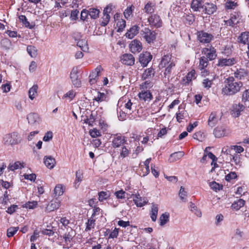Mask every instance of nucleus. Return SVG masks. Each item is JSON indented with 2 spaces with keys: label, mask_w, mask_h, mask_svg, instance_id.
Returning a JSON list of instances; mask_svg holds the SVG:
<instances>
[{
  "label": "nucleus",
  "mask_w": 249,
  "mask_h": 249,
  "mask_svg": "<svg viewBox=\"0 0 249 249\" xmlns=\"http://www.w3.org/2000/svg\"><path fill=\"white\" fill-rule=\"evenodd\" d=\"M224 86L222 89V94L224 95H233L238 92L243 84L242 82H237L233 76L226 78L224 82Z\"/></svg>",
  "instance_id": "f257e3e1"
},
{
  "label": "nucleus",
  "mask_w": 249,
  "mask_h": 249,
  "mask_svg": "<svg viewBox=\"0 0 249 249\" xmlns=\"http://www.w3.org/2000/svg\"><path fill=\"white\" fill-rule=\"evenodd\" d=\"M22 139L17 132L6 134L3 137L2 142L6 146H14L20 143Z\"/></svg>",
  "instance_id": "f03ea898"
},
{
  "label": "nucleus",
  "mask_w": 249,
  "mask_h": 249,
  "mask_svg": "<svg viewBox=\"0 0 249 249\" xmlns=\"http://www.w3.org/2000/svg\"><path fill=\"white\" fill-rule=\"evenodd\" d=\"M175 66V62L172 58L171 54H170L163 55L159 64L160 68H166L164 71L165 75L169 74L172 68Z\"/></svg>",
  "instance_id": "7ed1b4c3"
},
{
  "label": "nucleus",
  "mask_w": 249,
  "mask_h": 249,
  "mask_svg": "<svg viewBox=\"0 0 249 249\" xmlns=\"http://www.w3.org/2000/svg\"><path fill=\"white\" fill-rule=\"evenodd\" d=\"M197 37L199 42L203 44L209 43L214 38L213 35L203 31L197 32Z\"/></svg>",
  "instance_id": "20e7f679"
},
{
  "label": "nucleus",
  "mask_w": 249,
  "mask_h": 249,
  "mask_svg": "<svg viewBox=\"0 0 249 249\" xmlns=\"http://www.w3.org/2000/svg\"><path fill=\"white\" fill-rule=\"evenodd\" d=\"M141 34L146 41L150 43L153 42L156 38V34L154 31H151L149 28H144L141 31Z\"/></svg>",
  "instance_id": "39448f33"
},
{
  "label": "nucleus",
  "mask_w": 249,
  "mask_h": 249,
  "mask_svg": "<svg viewBox=\"0 0 249 249\" xmlns=\"http://www.w3.org/2000/svg\"><path fill=\"white\" fill-rule=\"evenodd\" d=\"M79 70L77 67H74L71 70L70 73V78L72 83L75 87H80L81 85V82L78 74Z\"/></svg>",
  "instance_id": "423d86ee"
},
{
  "label": "nucleus",
  "mask_w": 249,
  "mask_h": 249,
  "mask_svg": "<svg viewBox=\"0 0 249 249\" xmlns=\"http://www.w3.org/2000/svg\"><path fill=\"white\" fill-rule=\"evenodd\" d=\"M73 237V231L72 230L63 235V238L65 241V243L63 244V248L70 249L72 246Z\"/></svg>",
  "instance_id": "0eeeda50"
},
{
  "label": "nucleus",
  "mask_w": 249,
  "mask_h": 249,
  "mask_svg": "<svg viewBox=\"0 0 249 249\" xmlns=\"http://www.w3.org/2000/svg\"><path fill=\"white\" fill-rule=\"evenodd\" d=\"M202 53L206 55V57L209 60H214L217 54L216 53V50L212 46H208V47H206L203 49Z\"/></svg>",
  "instance_id": "6e6552de"
},
{
  "label": "nucleus",
  "mask_w": 249,
  "mask_h": 249,
  "mask_svg": "<svg viewBox=\"0 0 249 249\" xmlns=\"http://www.w3.org/2000/svg\"><path fill=\"white\" fill-rule=\"evenodd\" d=\"M61 201L57 198L52 200L45 208V212L50 213L57 210L60 206Z\"/></svg>",
  "instance_id": "1a4fd4ad"
},
{
  "label": "nucleus",
  "mask_w": 249,
  "mask_h": 249,
  "mask_svg": "<svg viewBox=\"0 0 249 249\" xmlns=\"http://www.w3.org/2000/svg\"><path fill=\"white\" fill-rule=\"evenodd\" d=\"M152 55L149 52H145L141 53L139 56V61L141 65L143 67H146L149 62L151 60Z\"/></svg>",
  "instance_id": "9d476101"
},
{
  "label": "nucleus",
  "mask_w": 249,
  "mask_h": 249,
  "mask_svg": "<svg viewBox=\"0 0 249 249\" xmlns=\"http://www.w3.org/2000/svg\"><path fill=\"white\" fill-rule=\"evenodd\" d=\"M102 70L101 66H98L97 68L90 74L89 76V82L91 85L95 83L99 76V74Z\"/></svg>",
  "instance_id": "9b49d317"
},
{
  "label": "nucleus",
  "mask_w": 249,
  "mask_h": 249,
  "mask_svg": "<svg viewBox=\"0 0 249 249\" xmlns=\"http://www.w3.org/2000/svg\"><path fill=\"white\" fill-rule=\"evenodd\" d=\"M149 24L156 28L161 26V20L159 16L154 14L151 15L148 19Z\"/></svg>",
  "instance_id": "f8f14e48"
},
{
  "label": "nucleus",
  "mask_w": 249,
  "mask_h": 249,
  "mask_svg": "<svg viewBox=\"0 0 249 249\" xmlns=\"http://www.w3.org/2000/svg\"><path fill=\"white\" fill-rule=\"evenodd\" d=\"M126 140L124 136L121 134L115 135L112 140V146L113 147H118L125 142Z\"/></svg>",
  "instance_id": "ddd939ff"
},
{
  "label": "nucleus",
  "mask_w": 249,
  "mask_h": 249,
  "mask_svg": "<svg viewBox=\"0 0 249 249\" xmlns=\"http://www.w3.org/2000/svg\"><path fill=\"white\" fill-rule=\"evenodd\" d=\"M122 62L126 65L131 66L134 64L135 58L133 55L130 53H125L121 57Z\"/></svg>",
  "instance_id": "4468645a"
},
{
  "label": "nucleus",
  "mask_w": 249,
  "mask_h": 249,
  "mask_svg": "<svg viewBox=\"0 0 249 249\" xmlns=\"http://www.w3.org/2000/svg\"><path fill=\"white\" fill-rule=\"evenodd\" d=\"M236 62L235 59L234 58H221L218 60L217 65L218 67H226L231 66L234 64Z\"/></svg>",
  "instance_id": "2eb2a0df"
},
{
  "label": "nucleus",
  "mask_w": 249,
  "mask_h": 249,
  "mask_svg": "<svg viewBox=\"0 0 249 249\" xmlns=\"http://www.w3.org/2000/svg\"><path fill=\"white\" fill-rule=\"evenodd\" d=\"M138 96L141 100L148 102L150 101L153 98L152 93L147 90H142L139 93Z\"/></svg>",
  "instance_id": "dca6fc26"
},
{
  "label": "nucleus",
  "mask_w": 249,
  "mask_h": 249,
  "mask_svg": "<svg viewBox=\"0 0 249 249\" xmlns=\"http://www.w3.org/2000/svg\"><path fill=\"white\" fill-rule=\"evenodd\" d=\"M245 109V107L242 104H234L232 107V115L234 117H238L241 112Z\"/></svg>",
  "instance_id": "f3484780"
},
{
  "label": "nucleus",
  "mask_w": 249,
  "mask_h": 249,
  "mask_svg": "<svg viewBox=\"0 0 249 249\" xmlns=\"http://www.w3.org/2000/svg\"><path fill=\"white\" fill-rule=\"evenodd\" d=\"M213 134L216 138H221L229 134L228 131L222 127H217L213 130Z\"/></svg>",
  "instance_id": "a211bd4d"
},
{
  "label": "nucleus",
  "mask_w": 249,
  "mask_h": 249,
  "mask_svg": "<svg viewBox=\"0 0 249 249\" xmlns=\"http://www.w3.org/2000/svg\"><path fill=\"white\" fill-rule=\"evenodd\" d=\"M130 49L132 53L140 52L142 49V44L140 41L134 40L130 44Z\"/></svg>",
  "instance_id": "6ab92c4d"
},
{
  "label": "nucleus",
  "mask_w": 249,
  "mask_h": 249,
  "mask_svg": "<svg viewBox=\"0 0 249 249\" xmlns=\"http://www.w3.org/2000/svg\"><path fill=\"white\" fill-rule=\"evenodd\" d=\"M27 119L29 124L32 125L39 124V118L37 114L35 113H31L27 116Z\"/></svg>",
  "instance_id": "aec40b11"
},
{
  "label": "nucleus",
  "mask_w": 249,
  "mask_h": 249,
  "mask_svg": "<svg viewBox=\"0 0 249 249\" xmlns=\"http://www.w3.org/2000/svg\"><path fill=\"white\" fill-rule=\"evenodd\" d=\"M134 193H135V192H134L132 195L134 196V197L133 198V201L135 205L137 207H142L147 203V202L145 200H144V199H142L139 194H134Z\"/></svg>",
  "instance_id": "412c9836"
},
{
  "label": "nucleus",
  "mask_w": 249,
  "mask_h": 249,
  "mask_svg": "<svg viewBox=\"0 0 249 249\" xmlns=\"http://www.w3.org/2000/svg\"><path fill=\"white\" fill-rule=\"evenodd\" d=\"M139 30V27L137 25H134L127 31L125 36L129 39H132L138 34Z\"/></svg>",
  "instance_id": "4be33fe9"
},
{
  "label": "nucleus",
  "mask_w": 249,
  "mask_h": 249,
  "mask_svg": "<svg viewBox=\"0 0 249 249\" xmlns=\"http://www.w3.org/2000/svg\"><path fill=\"white\" fill-rule=\"evenodd\" d=\"M218 121V118L217 116L216 113L215 112H212L208 121V125L211 127H213L217 124Z\"/></svg>",
  "instance_id": "5701e85b"
},
{
  "label": "nucleus",
  "mask_w": 249,
  "mask_h": 249,
  "mask_svg": "<svg viewBox=\"0 0 249 249\" xmlns=\"http://www.w3.org/2000/svg\"><path fill=\"white\" fill-rule=\"evenodd\" d=\"M191 8L194 11H200L203 8L202 0H193L191 3Z\"/></svg>",
  "instance_id": "b1692460"
},
{
  "label": "nucleus",
  "mask_w": 249,
  "mask_h": 249,
  "mask_svg": "<svg viewBox=\"0 0 249 249\" xmlns=\"http://www.w3.org/2000/svg\"><path fill=\"white\" fill-rule=\"evenodd\" d=\"M24 167V163L17 161L14 163H11L8 166V171H14L15 170L18 169H21Z\"/></svg>",
  "instance_id": "393cba45"
},
{
  "label": "nucleus",
  "mask_w": 249,
  "mask_h": 249,
  "mask_svg": "<svg viewBox=\"0 0 249 249\" xmlns=\"http://www.w3.org/2000/svg\"><path fill=\"white\" fill-rule=\"evenodd\" d=\"M44 163L50 169H52L55 164V160L52 156H45L44 158Z\"/></svg>",
  "instance_id": "a878e982"
},
{
  "label": "nucleus",
  "mask_w": 249,
  "mask_h": 249,
  "mask_svg": "<svg viewBox=\"0 0 249 249\" xmlns=\"http://www.w3.org/2000/svg\"><path fill=\"white\" fill-rule=\"evenodd\" d=\"M224 22H225V24L233 27L239 22L238 16L236 14L231 15L230 18L228 20H224Z\"/></svg>",
  "instance_id": "bb28decb"
},
{
  "label": "nucleus",
  "mask_w": 249,
  "mask_h": 249,
  "mask_svg": "<svg viewBox=\"0 0 249 249\" xmlns=\"http://www.w3.org/2000/svg\"><path fill=\"white\" fill-rule=\"evenodd\" d=\"M159 208L157 204H152L151 209L150 212V217L153 222H155L157 220Z\"/></svg>",
  "instance_id": "cd10ccee"
},
{
  "label": "nucleus",
  "mask_w": 249,
  "mask_h": 249,
  "mask_svg": "<svg viewBox=\"0 0 249 249\" xmlns=\"http://www.w3.org/2000/svg\"><path fill=\"white\" fill-rule=\"evenodd\" d=\"M217 7L213 3H207L205 5L204 10L205 13L208 15L213 14L216 11Z\"/></svg>",
  "instance_id": "c85d7f7f"
},
{
  "label": "nucleus",
  "mask_w": 249,
  "mask_h": 249,
  "mask_svg": "<svg viewBox=\"0 0 249 249\" xmlns=\"http://www.w3.org/2000/svg\"><path fill=\"white\" fill-rule=\"evenodd\" d=\"M83 178V175L82 172L80 170L76 171L75 180L73 184V186L75 189H77L79 187Z\"/></svg>",
  "instance_id": "c756f323"
},
{
  "label": "nucleus",
  "mask_w": 249,
  "mask_h": 249,
  "mask_svg": "<svg viewBox=\"0 0 249 249\" xmlns=\"http://www.w3.org/2000/svg\"><path fill=\"white\" fill-rule=\"evenodd\" d=\"M247 75L248 72L247 71L244 69L237 70L234 73V77L240 80L243 79Z\"/></svg>",
  "instance_id": "7c9ffc66"
},
{
  "label": "nucleus",
  "mask_w": 249,
  "mask_h": 249,
  "mask_svg": "<svg viewBox=\"0 0 249 249\" xmlns=\"http://www.w3.org/2000/svg\"><path fill=\"white\" fill-rule=\"evenodd\" d=\"M184 155V153L182 151L175 152L171 154L170 157L169 159V161L170 162H174L176 160L180 159Z\"/></svg>",
  "instance_id": "2f4dec72"
},
{
  "label": "nucleus",
  "mask_w": 249,
  "mask_h": 249,
  "mask_svg": "<svg viewBox=\"0 0 249 249\" xmlns=\"http://www.w3.org/2000/svg\"><path fill=\"white\" fill-rule=\"evenodd\" d=\"M155 72V71L152 68H148L144 71L142 78L143 79H150L154 76Z\"/></svg>",
  "instance_id": "473e14b6"
},
{
  "label": "nucleus",
  "mask_w": 249,
  "mask_h": 249,
  "mask_svg": "<svg viewBox=\"0 0 249 249\" xmlns=\"http://www.w3.org/2000/svg\"><path fill=\"white\" fill-rule=\"evenodd\" d=\"M38 86L37 85H34L29 90V98L31 100H34L37 95Z\"/></svg>",
  "instance_id": "72a5a7b5"
},
{
  "label": "nucleus",
  "mask_w": 249,
  "mask_h": 249,
  "mask_svg": "<svg viewBox=\"0 0 249 249\" xmlns=\"http://www.w3.org/2000/svg\"><path fill=\"white\" fill-rule=\"evenodd\" d=\"M238 41L244 44H249V33L243 32L238 38Z\"/></svg>",
  "instance_id": "f704fd0d"
},
{
  "label": "nucleus",
  "mask_w": 249,
  "mask_h": 249,
  "mask_svg": "<svg viewBox=\"0 0 249 249\" xmlns=\"http://www.w3.org/2000/svg\"><path fill=\"white\" fill-rule=\"evenodd\" d=\"M155 4L150 1L147 2L144 6L143 11L147 14H152L154 12Z\"/></svg>",
  "instance_id": "c9c22d12"
},
{
  "label": "nucleus",
  "mask_w": 249,
  "mask_h": 249,
  "mask_svg": "<svg viewBox=\"0 0 249 249\" xmlns=\"http://www.w3.org/2000/svg\"><path fill=\"white\" fill-rule=\"evenodd\" d=\"M245 201L242 199H239L236 201H234L231 205V208L236 211L239 210L241 207L245 205Z\"/></svg>",
  "instance_id": "e433bc0d"
},
{
  "label": "nucleus",
  "mask_w": 249,
  "mask_h": 249,
  "mask_svg": "<svg viewBox=\"0 0 249 249\" xmlns=\"http://www.w3.org/2000/svg\"><path fill=\"white\" fill-rule=\"evenodd\" d=\"M64 192V187L61 184L56 185L53 190V193L55 196H62Z\"/></svg>",
  "instance_id": "4c0bfd02"
},
{
  "label": "nucleus",
  "mask_w": 249,
  "mask_h": 249,
  "mask_svg": "<svg viewBox=\"0 0 249 249\" xmlns=\"http://www.w3.org/2000/svg\"><path fill=\"white\" fill-rule=\"evenodd\" d=\"M77 45L84 52H87L89 50L87 41L86 39H81L77 41Z\"/></svg>",
  "instance_id": "58836bf2"
},
{
  "label": "nucleus",
  "mask_w": 249,
  "mask_h": 249,
  "mask_svg": "<svg viewBox=\"0 0 249 249\" xmlns=\"http://www.w3.org/2000/svg\"><path fill=\"white\" fill-rule=\"evenodd\" d=\"M27 51L32 57H36L37 55V50L36 47L34 46H28L27 47Z\"/></svg>",
  "instance_id": "ea45409f"
},
{
  "label": "nucleus",
  "mask_w": 249,
  "mask_h": 249,
  "mask_svg": "<svg viewBox=\"0 0 249 249\" xmlns=\"http://www.w3.org/2000/svg\"><path fill=\"white\" fill-rule=\"evenodd\" d=\"M210 188L215 192L221 190L223 189V185L216 182L213 181L209 183Z\"/></svg>",
  "instance_id": "a19ab883"
},
{
  "label": "nucleus",
  "mask_w": 249,
  "mask_h": 249,
  "mask_svg": "<svg viewBox=\"0 0 249 249\" xmlns=\"http://www.w3.org/2000/svg\"><path fill=\"white\" fill-rule=\"evenodd\" d=\"M208 60L205 56H202L199 59V64L198 66V69L206 68L208 65Z\"/></svg>",
  "instance_id": "79ce46f5"
},
{
  "label": "nucleus",
  "mask_w": 249,
  "mask_h": 249,
  "mask_svg": "<svg viewBox=\"0 0 249 249\" xmlns=\"http://www.w3.org/2000/svg\"><path fill=\"white\" fill-rule=\"evenodd\" d=\"M86 224V227L85 229V231H86L91 230L93 229L95 225V220L93 219V218H91V217L88 220Z\"/></svg>",
  "instance_id": "37998d69"
},
{
  "label": "nucleus",
  "mask_w": 249,
  "mask_h": 249,
  "mask_svg": "<svg viewBox=\"0 0 249 249\" xmlns=\"http://www.w3.org/2000/svg\"><path fill=\"white\" fill-rule=\"evenodd\" d=\"M169 214L167 213H162L160 217V225L161 226L164 225L168 221Z\"/></svg>",
  "instance_id": "c03bdc74"
},
{
  "label": "nucleus",
  "mask_w": 249,
  "mask_h": 249,
  "mask_svg": "<svg viewBox=\"0 0 249 249\" xmlns=\"http://www.w3.org/2000/svg\"><path fill=\"white\" fill-rule=\"evenodd\" d=\"M159 100L156 99L151 106V108L152 111L155 113L159 112L162 108V107H159Z\"/></svg>",
  "instance_id": "a18cd8bd"
},
{
  "label": "nucleus",
  "mask_w": 249,
  "mask_h": 249,
  "mask_svg": "<svg viewBox=\"0 0 249 249\" xmlns=\"http://www.w3.org/2000/svg\"><path fill=\"white\" fill-rule=\"evenodd\" d=\"M100 11L98 9L95 8H90L88 11L89 15L92 18L95 19L99 16Z\"/></svg>",
  "instance_id": "49530a36"
},
{
  "label": "nucleus",
  "mask_w": 249,
  "mask_h": 249,
  "mask_svg": "<svg viewBox=\"0 0 249 249\" xmlns=\"http://www.w3.org/2000/svg\"><path fill=\"white\" fill-rule=\"evenodd\" d=\"M178 196L181 199V200L183 202L186 201V197L187 196V192L185 190V188L181 186L180 187Z\"/></svg>",
  "instance_id": "de8ad7c7"
},
{
  "label": "nucleus",
  "mask_w": 249,
  "mask_h": 249,
  "mask_svg": "<svg viewBox=\"0 0 249 249\" xmlns=\"http://www.w3.org/2000/svg\"><path fill=\"white\" fill-rule=\"evenodd\" d=\"M190 210L194 213L198 217L201 216V212L198 210L197 208V207L195 205V204L192 202H190L189 206Z\"/></svg>",
  "instance_id": "09e8293b"
},
{
  "label": "nucleus",
  "mask_w": 249,
  "mask_h": 249,
  "mask_svg": "<svg viewBox=\"0 0 249 249\" xmlns=\"http://www.w3.org/2000/svg\"><path fill=\"white\" fill-rule=\"evenodd\" d=\"M107 95L105 93L98 92L97 93V95L95 97L94 100H95L98 102H100L105 101Z\"/></svg>",
  "instance_id": "8fccbe9b"
},
{
  "label": "nucleus",
  "mask_w": 249,
  "mask_h": 249,
  "mask_svg": "<svg viewBox=\"0 0 249 249\" xmlns=\"http://www.w3.org/2000/svg\"><path fill=\"white\" fill-rule=\"evenodd\" d=\"M110 16L108 14H104L102 18V21L101 22V25L102 26H106L109 21Z\"/></svg>",
  "instance_id": "3c124183"
},
{
  "label": "nucleus",
  "mask_w": 249,
  "mask_h": 249,
  "mask_svg": "<svg viewBox=\"0 0 249 249\" xmlns=\"http://www.w3.org/2000/svg\"><path fill=\"white\" fill-rule=\"evenodd\" d=\"M18 230V227H10L7 231V235L8 237H12Z\"/></svg>",
  "instance_id": "603ef678"
},
{
  "label": "nucleus",
  "mask_w": 249,
  "mask_h": 249,
  "mask_svg": "<svg viewBox=\"0 0 249 249\" xmlns=\"http://www.w3.org/2000/svg\"><path fill=\"white\" fill-rule=\"evenodd\" d=\"M125 25L126 22L124 19H121L119 20L117 23V26L118 27V32H122L125 28Z\"/></svg>",
  "instance_id": "864d4df0"
},
{
  "label": "nucleus",
  "mask_w": 249,
  "mask_h": 249,
  "mask_svg": "<svg viewBox=\"0 0 249 249\" xmlns=\"http://www.w3.org/2000/svg\"><path fill=\"white\" fill-rule=\"evenodd\" d=\"M234 236L236 239L239 240L244 237V233L243 231H242L240 229H236L235 230V233Z\"/></svg>",
  "instance_id": "5fc2aeb1"
},
{
  "label": "nucleus",
  "mask_w": 249,
  "mask_h": 249,
  "mask_svg": "<svg viewBox=\"0 0 249 249\" xmlns=\"http://www.w3.org/2000/svg\"><path fill=\"white\" fill-rule=\"evenodd\" d=\"M99 196V200L100 201H103L104 200L107 199L108 197H109V195L108 193L107 192L101 191L98 193Z\"/></svg>",
  "instance_id": "6e6d98bb"
},
{
  "label": "nucleus",
  "mask_w": 249,
  "mask_h": 249,
  "mask_svg": "<svg viewBox=\"0 0 249 249\" xmlns=\"http://www.w3.org/2000/svg\"><path fill=\"white\" fill-rule=\"evenodd\" d=\"M187 82H189L192 81V79L196 78V72L194 70H192L191 71L188 73L186 76Z\"/></svg>",
  "instance_id": "4d7b16f0"
},
{
  "label": "nucleus",
  "mask_w": 249,
  "mask_h": 249,
  "mask_svg": "<svg viewBox=\"0 0 249 249\" xmlns=\"http://www.w3.org/2000/svg\"><path fill=\"white\" fill-rule=\"evenodd\" d=\"M129 154V150L126 148V146H123L122 147V149L120 152V156L122 158H124L127 157Z\"/></svg>",
  "instance_id": "13d9d810"
},
{
  "label": "nucleus",
  "mask_w": 249,
  "mask_h": 249,
  "mask_svg": "<svg viewBox=\"0 0 249 249\" xmlns=\"http://www.w3.org/2000/svg\"><path fill=\"white\" fill-rule=\"evenodd\" d=\"M186 114V112L185 110H182L180 112H178L176 113V118L177 121L180 123L182 120L184 118L185 115Z\"/></svg>",
  "instance_id": "bf43d9fd"
},
{
  "label": "nucleus",
  "mask_w": 249,
  "mask_h": 249,
  "mask_svg": "<svg viewBox=\"0 0 249 249\" xmlns=\"http://www.w3.org/2000/svg\"><path fill=\"white\" fill-rule=\"evenodd\" d=\"M193 137L194 139L198 140L199 141L202 142L203 141L204 136L201 131H198L194 134Z\"/></svg>",
  "instance_id": "052dcab7"
},
{
  "label": "nucleus",
  "mask_w": 249,
  "mask_h": 249,
  "mask_svg": "<svg viewBox=\"0 0 249 249\" xmlns=\"http://www.w3.org/2000/svg\"><path fill=\"white\" fill-rule=\"evenodd\" d=\"M212 84V80H209L208 78H205L203 80L202 86L206 89H209L211 87Z\"/></svg>",
  "instance_id": "680f3d73"
},
{
  "label": "nucleus",
  "mask_w": 249,
  "mask_h": 249,
  "mask_svg": "<svg viewBox=\"0 0 249 249\" xmlns=\"http://www.w3.org/2000/svg\"><path fill=\"white\" fill-rule=\"evenodd\" d=\"M125 191L123 190H121L115 192L114 193V195L118 199H122L125 197Z\"/></svg>",
  "instance_id": "e2e57ef3"
},
{
  "label": "nucleus",
  "mask_w": 249,
  "mask_h": 249,
  "mask_svg": "<svg viewBox=\"0 0 249 249\" xmlns=\"http://www.w3.org/2000/svg\"><path fill=\"white\" fill-rule=\"evenodd\" d=\"M18 18L19 20L22 21L25 27H29L30 23L28 21L26 17L24 15H20L19 16ZM30 28H31V27H30Z\"/></svg>",
  "instance_id": "0e129e2a"
},
{
  "label": "nucleus",
  "mask_w": 249,
  "mask_h": 249,
  "mask_svg": "<svg viewBox=\"0 0 249 249\" xmlns=\"http://www.w3.org/2000/svg\"><path fill=\"white\" fill-rule=\"evenodd\" d=\"M237 178V175L235 172H231L225 176V179L228 181L235 179Z\"/></svg>",
  "instance_id": "69168bd1"
},
{
  "label": "nucleus",
  "mask_w": 249,
  "mask_h": 249,
  "mask_svg": "<svg viewBox=\"0 0 249 249\" xmlns=\"http://www.w3.org/2000/svg\"><path fill=\"white\" fill-rule=\"evenodd\" d=\"M132 14V7H127L124 11V15L126 18H128Z\"/></svg>",
  "instance_id": "338daca9"
},
{
  "label": "nucleus",
  "mask_w": 249,
  "mask_h": 249,
  "mask_svg": "<svg viewBox=\"0 0 249 249\" xmlns=\"http://www.w3.org/2000/svg\"><path fill=\"white\" fill-rule=\"evenodd\" d=\"M242 100L244 101L249 100V89L245 90L242 94Z\"/></svg>",
  "instance_id": "774afa93"
}]
</instances>
